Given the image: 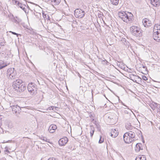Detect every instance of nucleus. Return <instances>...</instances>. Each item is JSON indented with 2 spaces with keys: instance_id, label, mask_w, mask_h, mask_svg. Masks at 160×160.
I'll return each mask as SVG.
<instances>
[{
  "instance_id": "nucleus-1",
  "label": "nucleus",
  "mask_w": 160,
  "mask_h": 160,
  "mask_svg": "<svg viewBox=\"0 0 160 160\" xmlns=\"http://www.w3.org/2000/svg\"><path fill=\"white\" fill-rule=\"evenodd\" d=\"M12 87L15 91L19 92H23L26 88V85L22 80L20 79L14 81L13 82Z\"/></svg>"
},
{
  "instance_id": "nucleus-2",
  "label": "nucleus",
  "mask_w": 160,
  "mask_h": 160,
  "mask_svg": "<svg viewBox=\"0 0 160 160\" xmlns=\"http://www.w3.org/2000/svg\"><path fill=\"white\" fill-rule=\"evenodd\" d=\"M128 14L126 13V12H121V19L127 23H130L132 22L133 18V15L131 13H128Z\"/></svg>"
},
{
  "instance_id": "nucleus-3",
  "label": "nucleus",
  "mask_w": 160,
  "mask_h": 160,
  "mask_svg": "<svg viewBox=\"0 0 160 160\" xmlns=\"http://www.w3.org/2000/svg\"><path fill=\"white\" fill-rule=\"evenodd\" d=\"M142 31L141 28L137 26H132L130 28V31L132 34L137 37L142 36Z\"/></svg>"
},
{
  "instance_id": "nucleus-4",
  "label": "nucleus",
  "mask_w": 160,
  "mask_h": 160,
  "mask_svg": "<svg viewBox=\"0 0 160 160\" xmlns=\"http://www.w3.org/2000/svg\"><path fill=\"white\" fill-rule=\"evenodd\" d=\"M6 75L9 79L13 80L16 78L17 73L14 71V68H10L7 70Z\"/></svg>"
},
{
  "instance_id": "nucleus-5",
  "label": "nucleus",
  "mask_w": 160,
  "mask_h": 160,
  "mask_svg": "<svg viewBox=\"0 0 160 160\" xmlns=\"http://www.w3.org/2000/svg\"><path fill=\"white\" fill-rule=\"evenodd\" d=\"M27 88L31 95H34L37 93V86L34 83L32 82L29 83L27 86Z\"/></svg>"
},
{
  "instance_id": "nucleus-6",
  "label": "nucleus",
  "mask_w": 160,
  "mask_h": 160,
  "mask_svg": "<svg viewBox=\"0 0 160 160\" xmlns=\"http://www.w3.org/2000/svg\"><path fill=\"white\" fill-rule=\"evenodd\" d=\"M74 14L76 18H81L84 17L85 12L84 11L81 9H77L74 11Z\"/></svg>"
},
{
  "instance_id": "nucleus-7",
  "label": "nucleus",
  "mask_w": 160,
  "mask_h": 160,
  "mask_svg": "<svg viewBox=\"0 0 160 160\" xmlns=\"http://www.w3.org/2000/svg\"><path fill=\"white\" fill-rule=\"evenodd\" d=\"M121 42H122V46H123L124 49H128L129 47L130 43L129 42L127 41L126 39L122 37L121 39Z\"/></svg>"
},
{
  "instance_id": "nucleus-8",
  "label": "nucleus",
  "mask_w": 160,
  "mask_h": 160,
  "mask_svg": "<svg viewBox=\"0 0 160 160\" xmlns=\"http://www.w3.org/2000/svg\"><path fill=\"white\" fill-rule=\"evenodd\" d=\"M123 139L125 143L128 144L131 143L135 140V139H133L129 135L127 136V135L125 134L123 135Z\"/></svg>"
},
{
  "instance_id": "nucleus-9",
  "label": "nucleus",
  "mask_w": 160,
  "mask_h": 160,
  "mask_svg": "<svg viewBox=\"0 0 160 160\" xmlns=\"http://www.w3.org/2000/svg\"><path fill=\"white\" fill-rule=\"evenodd\" d=\"M10 106L12 108L13 113H17V112L19 113L21 110L20 107L18 105H11V103H10Z\"/></svg>"
},
{
  "instance_id": "nucleus-10",
  "label": "nucleus",
  "mask_w": 160,
  "mask_h": 160,
  "mask_svg": "<svg viewBox=\"0 0 160 160\" xmlns=\"http://www.w3.org/2000/svg\"><path fill=\"white\" fill-rule=\"evenodd\" d=\"M142 22L144 26L147 28L151 26L152 24L151 21L146 18L143 19Z\"/></svg>"
},
{
  "instance_id": "nucleus-11",
  "label": "nucleus",
  "mask_w": 160,
  "mask_h": 160,
  "mask_svg": "<svg viewBox=\"0 0 160 160\" xmlns=\"http://www.w3.org/2000/svg\"><path fill=\"white\" fill-rule=\"evenodd\" d=\"M12 3L13 4L16 5L17 6L20 7L24 11L26 12L25 5L19 2L18 1H12Z\"/></svg>"
},
{
  "instance_id": "nucleus-12",
  "label": "nucleus",
  "mask_w": 160,
  "mask_h": 160,
  "mask_svg": "<svg viewBox=\"0 0 160 160\" xmlns=\"http://www.w3.org/2000/svg\"><path fill=\"white\" fill-rule=\"evenodd\" d=\"M153 37L156 42H160V30L158 32H153Z\"/></svg>"
},
{
  "instance_id": "nucleus-13",
  "label": "nucleus",
  "mask_w": 160,
  "mask_h": 160,
  "mask_svg": "<svg viewBox=\"0 0 160 160\" xmlns=\"http://www.w3.org/2000/svg\"><path fill=\"white\" fill-rule=\"evenodd\" d=\"M68 139L66 137H64L62 138H61L58 141V143L60 146H64L68 142Z\"/></svg>"
},
{
  "instance_id": "nucleus-14",
  "label": "nucleus",
  "mask_w": 160,
  "mask_h": 160,
  "mask_svg": "<svg viewBox=\"0 0 160 160\" xmlns=\"http://www.w3.org/2000/svg\"><path fill=\"white\" fill-rule=\"evenodd\" d=\"M57 127L56 125L55 124L51 125L48 128V131L51 133H52L54 132L55 130L57 129Z\"/></svg>"
},
{
  "instance_id": "nucleus-15",
  "label": "nucleus",
  "mask_w": 160,
  "mask_h": 160,
  "mask_svg": "<svg viewBox=\"0 0 160 160\" xmlns=\"http://www.w3.org/2000/svg\"><path fill=\"white\" fill-rule=\"evenodd\" d=\"M142 149V145L141 143H137L135 146V150L137 152H139L140 150Z\"/></svg>"
},
{
  "instance_id": "nucleus-16",
  "label": "nucleus",
  "mask_w": 160,
  "mask_h": 160,
  "mask_svg": "<svg viewBox=\"0 0 160 160\" xmlns=\"http://www.w3.org/2000/svg\"><path fill=\"white\" fill-rule=\"evenodd\" d=\"M152 5L154 7H157L159 6L160 4V1H149Z\"/></svg>"
},
{
  "instance_id": "nucleus-17",
  "label": "nucleus",
  "mask_w": 160,
  "mask_h": 160,
  "mask_svg": "<svg viewBox=\"0 0 160 160\" xmlns=\"http://www.w3.org/2000/svg\"><path fill=\"white\" fill-rule=\"evenodd\" d=\"M159 30H160V24L158 23L155 24L153 28V32H158Z\"/></svg>"
},
{
  "instance_id": "nucleus-18",
  "label": "nucleus",
  "mask_w": 160,
  "mask_h": 160,
  "mask_svg": "<svg viewBox=\"0 0 160 160\" xmlns=\"http://www.w3.org/2000/svg\"><path fill=\"white\" fill-rule=\"evenodd\" d=\"M126 135H127V136H129L132 138L133 139H135V134L134 132H133L130 131L127 132H126L124 133Z\"/></svg>"
},
{
  "instance_id": "nucleus-19",
  "label": "nucleus",
  "mask_w": 160,
  "mask_h": 160,
  "mask_svg": "<svg viewBox=\"0 0 160 160\" xmlns=\"http://www.w3.org/2000/svg\"><path fill=\"white\" fill-rule=\"evenodd\" d=\"M129 77L130 78H131V79L134 82H137L136 80H135V81H134V80L135 79V78L136 77V78H137L138 79H141V78L138 76H136L135 75H134L133 74H131L129 75Z\"/></svg>"
},
{
  "instance_id": "nucleus-20",
  "label": "nucleus",
  "mask_w": 160,
  "mask_h": 160,
  "mask_svg": "<svg viewBox=\"0 0 160 160\" xmlns=\"http://www.w3.org/2000/svg\"><path fill=\"white\" fill-rule=\"evenodd\" d=\"M111 136L113 138H116L117 137L118 134V132L115 129L112 130L111 133Z\"/></svg>"
},
{
  "instance_id": "nucleus-21",
  "label": "nucleus",
  "mask_w": 160,
  "mask_h": 160,
  "mask_svg": "<svg viewBox=\"0 0 160 160\" xmlns=\"http://www.w3.org/2000/svg\"><path fill=\"white\" fill-rule=\"evenodd\" d=\"M22 21L21 19L17 17H15L14 18L13 22L16 24H19Z\"/></svg>"
},
{
  "instance_id": "nucleus-22",
  "label": "nucleus",
  "mask_w": 160,
  "mask_h": 160,
  "mask_svg": "<svg viewBox=\"0 0 160 160\" xmlns=\"http://www.w3.org/2000/svg\"><path fill=\"white\" fill-rule=\"evenodd\" d=\"M135 160H146V158L144 156L139 155L136 157Z\"/></svg>"
},
{
  "instance_id": "nucleus-23",
  "label": "nucleus",
  "mask_w": 160,
  "mask_h": 160,
  "mask_svg": "<svg viewBox=\"0 0 160 160\" xmlns=\"http://www.w3.org/2000/svg\"><path fill=\"white\" fill-rule=\"evenodd\" d=\"M50 4L53 6L54 5H58L60 3L59 1H51L50 2Z\"/></svg>"
},
{
  "instance_id": "nucleus-24",
  "label": "nucleus",
  "mask_w": 160,
  "mask_h": 160,
  "mask_svg": "<svg viewBox=\"0 0 160 160\" xmlns=\"http://www.w3.org/2000/svg\"><path fill=\"white\" fill-rule=\"evenodd\" d=\"M7 66V65L4 63L2 61L0 62V69H2Z\"/></svg>"
},
{
  "instance_id": "nucleus-25",
  "label": "nucleus",
  "mask_w": 160,
  "mask_h": 160,
  "mask_svg": "<svg viewBox=\"0 0 160 160\" xmlns=\"http://www.w3.org/2000/svg\"><path fill=\"white\" fill-rule=\"evenodd\" d=\"M125 127L128 130H132L133 128V127L130 124H128L126 125Z\"/></svg>"
},
{
  "instance_id": "nucleus-26",
  "label": "nucleus",
  "mask_w": 160,
  "mask_h": 160,
  "mask_svg": "<svg viewBox=\"0 0 160 160\" xmlns=\"http://www.w3.org/2000/svg\"><path fill=\"white\" fill-rule=\"evenodd\" d=\"M34 14L39 19L41 17V13L36 12L35 10H34Z\"/></svg>"
},
{
  "instance_id": "nucleus-27",
  "label": "nucleus",
  "mask_w": 160,
  "mask_h": 160,
  "mask_svg": "<svg viewBox=\"0 0 160 160\" xmlns=\"http://www.w3.org/2000/svg\"><path fill=\"white\" fill-rule=\"evenodd\" d=\"M125 66H126V65L124 64L123 62H122L121 61V69H122L123 70H125Z\"/></svg>"
},
{
  "instance_id": "nucleus-28",
  "label": "nucleus",
  "mask_w": 160,
  "mask_h": 160,
  "mask_svg": "<svg viewBox=\"0 0 160 160\" xmlns=\"http://www.w3.org/2000/svg\"><path fill=\"white\" fill-rule=\"evenodd\" d=\"M110 2L111 3L115 5H118L119 2V1H110Z\"/></svg>"
},
{
  "instance_id": "nucleus-29",
  "label": "nucleus",
  "mask_w": 160,
  "mask_h": 160,
  "mask_svg": "<svg viewBox=\"0 0 160 160\" xmlns=\"http://www.w3.org/2000/svg\"><path fill=\"white\" fill-rule=\"evenodd\" d=\"M91 131L90 132V136L91 137H92L94 132V130L93 128H91Z\"/></svg>"
},
{
  "instance_id": "nucleus-30",
  "label": "nucleus",
  "mask_w": 160,
  "mask_h": 160,
  "mask_svg": "<svg viewBox=\"0 0 160 160\" xmlns=\"http://www.w3.org/2000/svg\"><path fill=\"white\" fill-rule=\"evenodd\" d=\"M104 142V139L102 138L101 136H100V139L99 141L98 142L99 143H101Z\"/></svg>"
},
{
  "instance_id": "nucleus-31",
  "label": "nucleus",
  "mask_w": 160,
  "mask_h": 160,
  "mask_svg": "<svg viewBox=\"0 0 160 160\" xmlns=\"http://www.w3.org/2000/svg\"><path fill=\"white\" fill-rule=\"evenodd\" d=\"M43 141L46 142H48V141L49 140L48 139L44 137H42L40 138Z\"/></svg>"
},
{
  "instance_id": "nucleus-32",
  "label": "nucleus",
  "mask_w": 160,
  "mask_h": 160,
  "mask_svg": "<svg viewBox=\"0 0 160 160\" xmlns=\"http://www.w3.org/2000/svg\"><path fill=\"white\" fill-rule=\"evenodd\" d=\"M42 14L43 18L45 19H47L48 18H49V16L48 15H47L46 14H45L43 12H42Z\"/></svg>"
},
{
  "instance_id": "nucleus-33",
  "label": "nucleus",
  "mask_w": 160,
  "mask_h": 160,
  "mask_svg": "<svg viewBox=\"0 0 160 160\" xmlns=\"http://www.w3.org/2000/svg\"><path fill=\"white\" fill-rule=\"evenodd\" d=\"M10 32V33H11L12 34H13V35H17V37H18V36L19 35V36H21V35L20 34H18L14 32H12V31H10L9 32Z\"/></svg>"
},
{
  "instance_id": "nucleus-34",
  "label": "nucleus",
  "mask_w": 160,
  "mask_h": 160,
  "mask_svg": "<svg viewBox=\"0 0 160 160\" xmlns=\"http://www.w3.org/2000/svg\"><path fill=\"white\" fill-rule=\"evenodd\" d=\"M57 108V107H54L53 106H51L49 108V110H52L53 111H54V109L55 108V109H56Z\"/></svg>"
},
{
  "instance_id": "nucleus-35",
  "label": "nucleus",
  "mask_w": 160,
  "mask_h": 160,
  "mask_svg": "<svg viewBox=\"0 0 160 160\" xmlns=\"http://www.w3.org/2000/svg\"><path fill=\"white\" fill-rule=\"evenodd\" d=\"M48 160H59L58 158H49Z\"/></svg>"
},
{
  "instance_id": "nucleus-36",
  "label": "nucleus",
  "mask_w": 160,
  "mask_h": 160,
  "mask_svg": "<svg viewBox=\"0 0 160 160\" xmlns=\"http://www.w3.org/2000/svg\"><path fill=\"white\" fill-rule=\"evenodd\" d=\"M142 78L143 80H145V81H146L148 80V78H147V77L144 75H143L142 77Z\"/></svg>"
},
{
  "instance_id": "nucleus-37",
  "label": "nucleus",
  "mask_w": 160,
  "mask_h": 160,
  "mask_svg": "<svg viewBox=\"0 0 160 160\" xmlns=\"http://www.w3.org/2000/svg\"><path fill=\"white\" fill-rule=\"evenodd\" d=\"M121 103L124 106V107H125V108H127L128 107L127 106L125 105L124 104V103L122 102L121 100Z\"/></svg>"
},
{
  "instance_id": "nucleus-38",
  "label": "nucleus",
  "mask_w": 160,
  "mask_h": 160,
  "mask_svg": "<svg viewBox=\"0 0 160 160\" xmlns=\"http://www.w3.org/2000/svg\"><path fill=\"white\" fill-rule=\"evenodd\" d=\"M5 43L3 42H0V44L1 46H3L4 45Z\"/></svg>"
},
{
  "instance_id": "nucleus-39",
  "label": "nucleus",
  "mask_w": 160,
  "mask_h": 160,
  "mask_svg": "<svg viewBox=\"0 0 160 160\" xmlns=\"http://www.w3.org/2000/svg\"><path fill=\"white\" fill-rule=\"evenodd\" d=\"M28 2V3H30L31 4H33V5H36V6H38L39 8H40V7H39V6H38L37 5V4H35V3H32V2Z\"/></svg>"
},
{
  "instance_id": "nucleus-40",
  "label": "nucleus",
  "mask_w": 160,
  "mask_h": 160,
  "mask_svg": "<svg viewBox=\"0 0 160 160\" xmlns=\"http://www.w3.org/2000/svg\"><path fill=\"white\" fill-rule=\"evenodd\" d=\"M2 125V120L0 119V128H1V126Z\"/></svg>"
},
{
  "instance_id": "nucleus-41",
  "label": "nucleus",
  "mask_w": 160,
  "mask_h": 160,
  "mask_svg": "<svg viewBox=\"0 0 160 160\" xmlns=\"http://www.w3.org/2000/svg\"><path fill=\"white\" fill-rule=\"evenodd\" d=\"M127 72H130V73L132 72V70H131V69H130L129 70H128V69H127Z\"/></svg>"
},
{
  "instance_id": "nucleus-42",
  "label": "nucleus",
  "mask_w": 160,
  "mask_h": 160,
  "mask_svg": "<svg viewBox=\"0 0 160 160\" xmlns=\"http://www.w3.org/2000/svg\"><path fill=\"white\" fill-rule=\"evenodd\" d=\"M77 73L78 74V75L80 77V78H81V76L80 74H79V72H78Z\"/></svg>"
},
{
  "instance_id": "nucleus-43",
  "label": "nucleus",
  "mask_w": 160,
  "mask_h": 160,
  "mask_svg": "<svg viewBox=\"0 0 160 160\" xmlns=\"http://www.w3.org/2000/svg\"><path fill=\"white\" fill-rule=\"evenodd\" d=\"M5 152L8 153H9L10 152L7 149L6 150H5Z\"/></svg>"
},
{
  "instance_id": "nucleus-44",
  "label": "nucleus",
  "mask_w": 160,
  "mask_h": 160,
  "mask_svg": "<svg viewBox=\"0 0 160 160\" xmlns=\"http://www.w3.org/2000/svg\"><path fill=\"white\" fill-rule=\"evenodd\" d=\"M124 113H128V111L127 110L124 111Z\"/></svg>"
},
{
  "instance_id": "nucleus-45",
  "label": "nucleus",
  "mask_w": 160,
  "mask_h": 160,
  "mask_svg": "<svg viewBox=\"0 0 160 160\" xmlns=\"http://www.w3.org/2000/svg\"><path fill=\"white\" fill-rule=\"evenodd\" d=\"M123 34H124V35H125L124 33H125V32H124V31H123ZM121 33H122V32H121Z\"/></svg>"
},
{
  "instance_id": "nucleus-46",
  "label": "nucleus",
  "mask_w": 160,
  "mask_h": 160,
  "mask_svg": "<svg viewBox=\"0 0 160 160\" xmlns=\"http://www.w3.org/2000/svg\"><path fill=\"white\" fill-rule=\"evenodd\" d=\"M121 87L123 89V90L124 89V88H123V87H122L121 85Z\"/></svg>"
},
{
  "instance_id": "nucleus-47",
  "label": "nucleus",
  "mask_w": 160,
  "mask_h": 160,
  "mask_svg": "<svg viewBox=\"0 0 160 160\" xmlns=\"http://www.w3.org/2000/svg\"><path fill=\"white\" fill-rule=\"evenodd\" d=\"M118 101H119V100H120V99H119V97H118Z\"/></svg>"
},
{
  "instance_id": "nucleus-48",
  "label": "nucleus",
  "mask_w": 160,
  "mask_h": 160,
  "mask_svg": "<svg viewBox=\"0 0 160 160\" xmlns=\"http://www.w3.org/2000/svg\"><path fill=\"white\" fill-rule=\"evenodd\" d=\"M143 143H144V140L143 141Z\"/></svg>"
},
{
  "instance_id": "nucleus-49",
  "label": "nucleus",
  "mask_w": 160,
  "mask_h": 160,
  "mask_svg": "<svg viewBox=\"0 0 160 160\" xmlns=\"http://www.w3.org/2000/svg\"><path fill=\"white\" fill-rule=\"evenodd\" d=\"M120 13V12H118V14H119V13Z\"/></svg>"
},
{
  "instance_id": "nucleus-50",
  "label": "nucleus",
  "mask_w": 160,
  "mask_h": 160,
  "mask_svg": "<svg viewBox=\"0 0 160 160\" xmlns=\"http://www.w3.org/2000/svg\"><path fill=\"white\" fill-rule=\"evenodd\" d=\"M64 1L65 2H66V0H65Z\"/></svg>"
}]
</instances>
